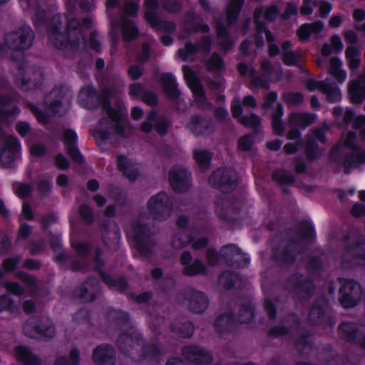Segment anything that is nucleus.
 Masks as SVG:
<instances>
[{
    "label": "nucleus",
    "instance_id": "nucleus-1",
    "mask_svg": "<svg viewBox=\"0 0 365 365\" xmlns=\"http://www.w3.org/2000/svg\"><path fill=\"white\" fill-rule=\"evenodd\" d=\"M107 113L111 121L107 119L101 120L98 123L94 132V136L99 145L103 144L110 135L122 133L121 119L124 116L123 109L119 108L115 110L113 108H108Z\"/></svg>",
    "mask_w": 365,
    "mask_h": 365
},
{
    "label": "nucleus",
    "instance_id": "nucleus-2",
    "mask_svg": "<svg viewBox=\"0 0 365 365\" xmlns=\"http://www.w3.org/2000/svg\"><path fill=\"white\" fill-rule=\"evenodd\" d=\"M340 289V302L345 308H350L359 302L361 289L360 285L353 280H343Z\"/></svg>",
    "mask_w": 365,
    "mask_h": 365
},
{
    "label": "nucleus",
    "instance_id": "nucleus-3",
    "mask_svg": "<svg viewBox=\"0 0 365 365\" xmlns=\"http://www.w3.org/2000/svg\"><path fill=\"white\" fill-rule=\"evenodd\" d=\"M34 39V32L30 26H25L23 28L11 33L6 37V40L13 48L26 49L29 48Z\"/></svg>",
    "mask_w": 365,
    "mask_h": 365
},
{
    "label": "nucleus",
    "instance_id": "nucleus-4",
    "mask_svg": "<svg viewBox=\"0 0 365 365\" xmlns=\"http://www.w3.org/2000/svg\"><path fill=\"white\" fill-rule=\"evenodd\" d=\"M38 322L40 325H36L34 320L27 322L24 327L25 334L31 337H52L54 335V327L48 319L43 317Z\"/></svg>",
    "mask_w": 365,
    "mask_h": 365
},
{
    "label": "nucleus",
    "instance_id": "nucleus-5",
    "mask_svg": "<svg viewBox=\"0 0 365 365\" xmlns=\"http://www.w3.org/2000/svg\"><path fill=\"white\" fill-rule=\"evenodd\" d=\"M56 98L58 100L51 103L46 108V114H63L68 110L71 104L70 98L67 94H62L58 90H53L47 97V101Z\"/></svg>",
    "mask_w": 365,
    "mask_h": 365
},
{
    "label": "nucleus",
    "instance_id": "nucleus-6",
    "mask_svg": "<svg viewBox=\"0 0 365 365\" xmlns=\"http://www.w3.org/2000/svg\"><path fill=\"white\" fill-rule=\"evenodd\" d=\"M170 185L176 192H182L190 186L189 175L186 170L180 166L173 168L169 173Z\"/></svg>",
    "mask_w": 365,
    "mask_h": 365
},
{
    "label": "nucleus",
    "instance_id": "nucleus-7",
    "mask_svg": "<svg viewBox=\"0 0 365 365\" xmlns=\"http://www.w3.org/2000/svg\"><path fill=\"white\" fill-rule=\"evenodd\" d=\"M279 11L275 6H272L266 9H260L257 10L255 14V20L257 23V31L258 33L262 35L264 34V36L268 42H271L273 41L272 36L271 33L267 30L263 26L261 27L259 25V21L262 19H265L268 21L274 20L276 16L278 15Z\"/></svg>",
    "mask_w": 365,
    "mask_h": 365
},
{
    "label": "nucleus",
    "instance_id": "nucleus-8",
    "mask_svg": "<svg viewBox=\"0 0 365 365\" xmlns=\"http://www.w3.org/2000/svg\"><path fill=\"white\" fill-rule=\"evenodd\" d=\"M148 208L153 214L169 215L170 208L169 206V199L165 192H160L158 195L150 198L148 203Z\"/></svg>",
    "mask_w": 365,
    "mask_h": 365
},
{
    "label": "nucleus",
    "instance_id": "nucleus-9",
    "mask_svg": "<svg viewBox=\"0 0 365 365\" xmlns=\"http://www.w3.org/2000/svg\"><path fill=\"white\" fill-rule=\"evenodd\" d=\"M96 365H114V349L107 344L96 347L93 354Z\"/></svg>",
    "mask_w": 365,
    "mask_h": 365
},
{
    "label": "nucleus",
    "instance_id": "nucleus-10",
    "mask_svg": "<svg viewBox=\"0 0 365 365\" xmlns=\"http://www.w3.org/2000/svg\"><path fill=\"white\" fill-rule=\"evenodd\" d=\"M21 149L20 144L14 137H9L6 139V147L0 155L1 162L9 166L11 162L19 155Z\"/></svg>",
    "mask_w": 365,
    "mask_h": 365
},
{
    "label": "nucleus",
    "instance_id": "nucleus-11",
    "mask_svg": "<svg viewBox=\"0 0 365 365\" xmlns=\"http://www.w3.org/2000/svg\"><path fill=\"white\" fill-rule=\"evenodd\" d=\"M182 353L188 360L195 363L207 364L212 361L209 352L195 346L185 347L183 349Z\"/></svg>",
    "mask_w": 365,
    "mask_h": 365
},
{
    "label": "nucleus",
    "instance_id": "nucleus-12",
    "mask_svg": "<svg viewBox=\"0 0 365 365\" xmlns=\"http://www.w3.org/2000/svg\"><path fill=\"white\" fill-rule=\"evenodd\" d=\"M182 71L184 78L193 94L195 96L196 100L199 102L202 101L204 99L203 92L194 72L187 66L182 68Z\"/></svg>",
    "mask_w": 365,
    "mask_h": 365
},
{
    "label": "nucleus",
    "instance_id": "nucleus-13",
    "mask_svg": "<svg viewBox=\"0 0 365 365\" xmlns=\"http://www.w3.org/2000/svg\"><path fill=\"white\" fill-rule=\"evenodd\" d=\"M233 177H235V173L232 170L219 169L213 173L209 178V182L212 185L222 187L235 181V179H232Z\"/></svg>",
    "mask_w": 365,
    "mask_h": 365
},
{
    "label": "nucleus",
    "instance_id": "nucleus-14",
    "mask_svg": "<svg viewBox=\"0 0 365 365\" xmlns=\"http://www.w3.org/2000/svg\"><path fill=\"white\" fill-rule=\"evenodd\" d=\"M31 74L30 71H19L16 77V83L22 89L26 90L38 86L36 81L41 79V74L40 73H33L32 80L31 79Z\"/></svg>",
    "mask_w": 365,
    "mask_h": 365
},
{
    "label": "nucleus",
    "instance_id": "nucleus-15",
    "mask_svg": "<svg viewBox=\"0 0 365 365\" xmlns=\"http://www.w3.org/2000/svg\"><path fill=\"white\" fill-rule=\"evenodd\" d=\"M209 121L195 116L190 120L187 126L192 133L198 135L210 133L211 130L209 128Z\"/></svg>",
    "mask_w": 365,
    "mask_h": 365
},
{
    "label": "nucleus",
    "instance_id": "nucleus-16",
    "mask_svg": "<svg viewBox=\"0 0 365 365\" xmlns=\"http://www.w3.org/2000/svg\"><path fill=\"white\" fill-rule=\"evenodd\" d=\"M126 344H128L130 346H135V349H137L138 347L143 344V341L140 338L138 334L132 331L129 335H120L118 339V345L123 351H128L126 350V347L125 346Z\"/></svg>",
    "mask_w": 365,
    "mask_h": 365
},
{
    "label": "nucleus",
    "instance_id": "nucleus-17",
    "mask_svg": "<svg viewBox=\"0 0 365 365\" xmlns=\"http://www.w3.org/2000/svg\"><path fill=\"white\" fill-rule=\"evenodd\" d=\"M232 111L233 116L237 118L238 120L244 125L256 126L259 123V119L257 115H252L250 117V119L244 116H241L242 108L240 106V101L238 99L233 101L232 103Z\"/></svg>",
    "mask_w": 365,
    "mask_h": 365
},
{
    "label": "nucleus",
    "instance_id": "nucleus-18",
    "mask_svg": "<svg viewBox=\"0 0 365 365\" xmlns=\"http://www.w3.org/2000/svg\"><path fill=\"white\" fill-rule=\"evenodd\" d=\"M324 28L322 21H318L312 24H305L298 30V36L300 41H304L309 38L312 34H317Z\"/></svg>",
    "mask_w": 365,
    "mask_h": 365
},
{
    "label": "nucleus",
    "instance_id": "nucleus-19",
    "mask_svg": "<svg viewBox=\"0 0 365 365\" xmlns=\"http://www.w3.org/2000/svg\"><path fill=\"white\" fill-rule=\"evenodd\" d=\"M64 141L68 146V150L70 155L77 162H81L83 160L82 156L76 148L75 143L76 141V135L72 130H66L64 133Z\"/></svg>",
    "mask_w": 365,
    "mask_h": 365
},
{
    "label": "nucleus",
    "instance_id": "nucleus-20",
    "mask_svg": "<svg viewBox=\"0 0 365 365\" xmlns=\"http://www.w3.org/2000/svg\"><path fill=\"white\" fill-rule=\"evenodd\" d=\"M331 44L326 43L322 48V52L324 56H329L331 52L340 53L344 49V44L339 35H333L330 39Z\"/></svg>",
    "mask_w": 365,
    "mask_h": 365
},
{
    "label": "nucleus",
    "instance_id": "nucleus-21",
    "mask_svg": "<svg viewBox=\"0 0 365 365\" xmlns=\"http://www.w3.org/2000/svg\"><path fill=\"white\" fill-rule=\"evenodd\" d=\"M162 81L164 86V90L166 93L170 98H177L179 95V91L177 88V83L175 77L170 74H164L162 76Z\"/></svg>",
    "mask_w": 365,
    "mask_h": 365
},
{
    "label": "nucleus",
    "instance_id": "nucleus-22",
    "mask_svg": "<svg viewBox=\"0 0 365 365\" xmlns=\"http://www.w3.org/2000/svg\"><path fill=\"white\" fill-rule=\"evenodd\" d=\"M342 63L339 58H333L330 60L329 73L339 83H343L346 78V72L341 69Z\"/></svg>",
    "mask_w": 365,
    "mask_h": 365
},
{
    "label": "nucleus",
    "instance_id": "nucleus-23",
    "mask_svg": "<svg viewBox=\"0 0 365 365\" xmlns=\"http://www.w3.org/2000/svg\"><path fill=\"white\" fill-rule=\"evenodd\" d=\"M118 167L130 180H134L135 178L137 175V168L127 158L120 157L118 158Z\"/></svg>",
    "mask_w": 365,
    "mask_h": 365
},
{
    "label": "nucleus",
    "instance_id": "nucleus-24",
    "mask_svg": "<svg viewBox=\"0 0 365 365\" xmlns=\"http://www.w3.org/2000/svg\"><path fill=\"white\" fill-rule=\"evenodd\" d=\"M16 358L26 364L27 365H36L38 359L31 354L28 348L25 346H19L16 349Z\"/></svg>",
    "mask_w": 365,
    "mask_h": 365
},
{
    "label": "nucleus",
    "instance_id": "nucleus-25",
    "mask_svg": "<svg viewBox=\"0 0 365 365\" xmlns=\"http://www.w3.org/2000/svg\"><path fill=\"white\" fill-rule=\"evenodd\" d=\"M289 119L294 125L305 128L314 120L315 116L307 113H294L290 115Z\"/></svg>",
    "mask_w": 365,
    "mask_h": 365
},
{
    "label": "nucleus",
    "instance_id": "nucleus-26",
    "mask_svg": "<svg viewBox=\"0 0 365 365\" xmlns=\"http://www.w3.org/2000/svg\"><path fill=\"white\" fill-rule=\"evenodd\" d=\"M346 57L351 70L358 68L360 65V51L356 47L349 46L346 50Z\"/></svg>",
    "mask_w": 365,
    "mask_h": 365
},
{
    "label": "nucleus",
    "instance_id": "nucleus-27",
    "mask_svg": "<svg viewBox=\"0 0 365 365\" xmlns=\"http://www.w3.org/2000/svg\"><path fill=\"white\" fill-rule=\"evenodd\" d=\"M207 307V297L202 293L196 294L195 298L190 302V309L195 313L202 312L206 309Z\"/></svg>",
    "mask_w": 365,
    "mask_h": 365
},
{
    "label": "nucleus",
    "instance_id": "nucleus-28",
    "mask_svg": "<svg viewBox=\"0 0 365 365\" xmlns=\"http://www.w3.org/2000/svg\"><path fill=\"white\" fill-rule=\"evenodd\" d=\"M95 98V91L93 88L90 86H87L83 88L79 92L78 95V102L81 106L88 108V103L92 101Z\"/></svg>",
    "mask_w": 365,
    "mask_h": 365
},
{
    "label": "nucleus",
    "instance_id": "nucleus-29",
    "mask_svg": "<svg viewBox=\"0 0 365 365\" xmlns=\"http://www.w3.org/2000/svg\"><path fill=\"white\" fill-rule=\"evenodd\" d=\"M325 89L326 91H324L323 93L327 95V98L330 102H336L341 100V91L335 84H331L328 82Z\"/></svg>",
    "mask_w": 365,
    "mask_h": 365
},
{
    "label": "nucleus",
    "instance_id": "nucleus-30",
    "mask_svg": "<svg viewBox=\"0 0 365 365\" xmlns=\"http://www.w3.org/2000/svg\"><path fill=\"white\" fill-rule=\"evenodd\" d=\"M157 0H146L145 1V6L147 9V11L145 14V19L153 26H156L157 17L155 14L153 12V10L157 6Z\"/></svg>",
    "mask_w": 365,
    "mask_h": 365
},
{
    "label": "nucleus",
    "instance_id": "nucleus-31",
    "mask_svg": "<svg viewBox=\"0 0 365 365\" xmlns=\"http://www.w3.org/2000/svg\"><path fill=\"white\" fill-rule=\"evenodd\" d=\"M292 46L289 41L285 42L282 46V55L284 63L287 65H294L297 62L294 53L290 51Z\"/></svg>",
    "mask_w": 365,
    "mask_h": 365
},
{
    "label": "nucleus",
    "instance_id": "nucleus-32",
    "mask_svg": "<svg viewBox=\"0 0 365 365\" xmlns=\"http://www.w3.org/2000/svg\"><path fill=\"white\" fill-rule=\"evenodd\" d=\"M79 353L78 350H72L68 359L58 358L54 365H78L79 361Z\"/></svg>",
    "mask_w": 365,
    "mask_h": 365
},
{
    "label": "nucleus",
    "instance_id": "nucleus-33",
    "mask_svg": "<svg viewBox=\"0 0 365 365\" xmlns=\"http://www.w3.org/2000/svg\"><path fill=\"white\" fill-rule=\"evenodd\" d=\"M222 255L227 260L230 258H233L236 262H237L241 257L240 250L234 245H229L223 247Z\"/></svg>",
    "mask_w": 365,
    "mask_h": 365
},
{
    "label": "nucleus",
    "instance_id": "nucleus-34",
    "mask_svg": "<svg viewBox=\"0 0 365 365\" xmlns=\"http://www.w3.org/2000/svg\"><path fill=\"white\" fill-rule=\"evenodd\" d=\"M195 158L200 167L205 168L210 162L211 155L207 150H197L195 152Z\"/></svg>",
    "mask_w": 365,
    "mask_h": 365
},
{
    "label": "nucleus",
    "instance_id": "nucleus-35",
    "mask_svg": "<svg viewBox=\"0 0 365 365\" xmlns=\"http://www.w3.org/2000/svg\"><path fill=\"white\" fill-rule=\"evenodd\" d=\"M243 4V0H232L227 10V18L230 23L232 19H235L236 15L240 11Z\"/></svg>",
    "mask_w": 365,
    "mask_h": 365
},
{
    "label": "nucleus",
    "instance_id": "nucleus-36",
    "mask_svg": "<svg viewBox=\"0 0 365 365\" xmlns=\"http://www.w3.org/2000/svg\"><path fill=\"white\" fill-rule=\"evenodd\" d=\"M184 272L189 275L197 274L203 273L205 272V267L200 261H195L192 265L187 266Z\"/></svg>",
    "mask_w": 365,
    "mask_h": 365
},
{
    "label": "nucleus",
    "instance_id": "nucleus-37",
    "mask_svg": "<svg viewBox=\"0 0 365 365\" xmlns=\"http://www.w3.org/2000/svg\"><path fill=\"white\" fill-rule=\"evenodd\" d=\"M13 188L16 195L21 198L27 197L31 192V189L27 185L20 182L15 183Z\"/></svg>",
    "mask_w": 365,
    "mask_h": 365
},
{
    "label": "nucleus",
    "instance_id": "nucleus-38",
    "mask_svg": "<svg viewBox=\"0 0 365 365\" xmlns=\"http://www.w3.org/2000/svg\"><path fill=\"white\" fill-rule=\"evenodd\" d=\"M123 30L126 40L133 39L138 35V31L133 23L128 22L125 24Z\"/></svg>",
    "mask_w": 365,
    "mask_h": 365
},
{
    "label": "nucleus",
    "instance_id": "nucleus-39",
    "mask_svg": "<svg viewBox=\"0 0 365 365\" xmlns=\"http://www.w3.org/2000/svg\"><path fill=\"white\" fill-rule=\"evenodd\" d=\"M63 35L58 32L57 30H53L51 34L49 39L51 42L58 48H63L66 46L61 41V38H63Z\"/></svg>",
    "mask_w": 365,
    "mask_h": 365
},
{
    "label": "nucleus",
    "instance_id": "nucleus-40",
    "mask_svg": "<svg viewBox=\"0 0 365 365\" xmlns=\"http://www.w3.org/2000/svg\"><path fill=\"white\" fill-rule=\"evenodd\" d=\"M328 83V81H317L314 80L309 81L307 83V88L310 91H314L315 90H319L321 92L326 91V86Z\"/></svg>",
    "mask_w": 365,
    "mask_h": 365
},
{
    "label": "nucleus",
    "instance_id": "nucleus-41",
    "mask_svg": "<svg viewBox=\"0 0 365 365\" xmlns=\"http://www.w3.org/2000/svg\"><path fill=\"white\" fill-rule=\"evenodd\" d=\"M253 143L252 137L246 135L239 140L238 146L241 150H247L250 149Z\"/></svg>",
    "mask_w": 365,
    "mask_h": 365
},
{
    "label": "nucleus",
    "instance_id": "nucleus-42",
    "mask_svg": "<svg viewBox=\"0 0 365 365\" xmlns=\"http://www.w3.org/2000/svg\"><path fill=\"white\" fill-rule=\"evenodd\" d=\"M343 36L346 41L351 44H354L358 41V36L356 32L351 29L344 30L343 31Z\"/></svg>",
    "mask_w": 365,
    "mask_h": 365
},
{
    "label": "nucleus",
    "instance_id": "nucleus-43",
    "mask_svg": "<svg viewBox=\"0 0 365 365\" xmlns=\"http://www.w3.org/2000/svg\"><path fill=\"white\" fill-rule=\"evenodd\" d=\"M196 51V48L192 44H187L185 50H179V56L183 60H187L190 54Z\"/></svg>",
    "mask_w": 365,
    "mask_h": 365
},
{
    "label": "nucleus",
    "instance_id": "nucleus-44",
    "mask_svg": "<svg viewBox=\"0 0 365 365\" xmlns=\"http://www.w3.org/2000/svg\"><path fill=\"white\" fill-rule=\"evenodd\" d=\"M332 6L331 5L326 1H322L319 4V9L318 11V14L320 17H326L331 11Z\"/></svg>",
    "mask_w": 365,
    "mask_h": 365
},
{
    "label": "nucleus",
    "instance_id": "nucleus-45",
    "mask_svg": "<svg viewBox=\"0 0 365 365\" xmlns=\"http://www.w3.org/2000/svg\"><path fill=\"white\" fill-rule=\"evenodd\" d=\"M30 153L32 156L39 157L45 153V148L42 145L34 144L30 145Z\"/></svg>",
    "mask_w": 365,
    "mask_h": 365
},
{
    "label": "nucleus",
    "instance_id": "nucleus-46",
    "mask_svg": "<svg viewBox=\"0 0 365 365\" xmlns=\"http://www.w3.org/2000/svg\"><path fill=\"white\" fill-rule=\"evenodd\" d=\"M157 115L155 113H151L149 114L148 118V121L143 123L141 125V129L144 132H149L152 129V126L150 125V123L156 122Z\"/></svg>",
    "mask_w": 365,
    "mask_h": 365
},
{
    "label": "nucleus",
    "instance_id": "nucleus-47",
    "mask_svg": "<svg viewBox=\"0 0 365 365\" xmlns=\"http://www.w3.org/2000/svg\"><path fill=\"white\" fill-rule=\"evenodd\" d=\"M222 66V62L218 55H213L209 61V68L212 70H218Z\"/></svg>",
    "mask_w": 365,
    "mask_h": 365
},
{
    "label": "nucleus",
    "instance_id": "nucleus-48",
    "mask_svg": "<svg viewBox=\"0 0 365 365\" xmlns=\"http://www.w3.org/2000/svg\"><path fill=\"white\" fill-rule=\"evenodd\" d=\"M253 317L252 309L250 307L245 308L242 311V314L240 318V322L241 323H247L251 321Z\"/></svg>",
    "mask_w": 365,
    "mask_h": 365
},
{
    "label": "nucleus",
    "instance_id": "nucleus-49",
    "mask_svg": "<svg viewBox=\"0 0 365 365\" xmlns=\"http://www.w3.org/2000/svg\"><path fill=\"white\" fill-rule=\"evenodd\" d=\"M354 139H355L354 134L352 133H347L346 138H343L341 140L340 145H341L342 146H347V147L353 148Z\"/></svg>",
    "mask_w": 365,
    "mask_h": 365
},
{
    "label": "nucleus",
    "instance_id": "nucleus-50",
    "mask_svg": "<svg viewBox=\"0 0 365 365\" xmlns=\"http://www.w3.org/2000/svg\"><path fill=\"white\" fill-rule=\"evenodd\" d=\"M18 259L16 258H12L5 260L3 264L4 269L7 272L12 271L15 268Z\"/></svg>",
    "mask_w": 365,
    "mask_h": 365
},
{
    "label": "nucleus",
    "instance_id": "nucleus-51",
    "mask_svg": "<svg viewBox=\"0 0 365 365\" xmlns=\"http://www.w3.org/2000/svg\"><path fill=\"white\" fill-rule=\"evenodd\" d=\"M272 128L277 134H281L283 132L282 123L277 115H274L272 119Z\"/></svg>",
    "mask_w": 365,
    "mask_h": 365
},
{
    "label": "nucleus",
    "instance_id": "nucleus-52",
    "mask_svg": "<svg viewBox=\"0 0 365 365\" xmlns=\"http://www.w3.org/2000/svg\"><path fill=\"white\" fill-rule=\"evenodd\" d=\"M353 17L355 20V26L359 23L361 22L365 19V11L362 9H356L354 11Z\"/></svg>",
    "mask_w": 365,
    "mask_h": 365
},
{
    "label": "nucleus",
    "instance_id": "nucleus-53",
    "mask_svg": "<svg viewBox=\"0 0 365 365\" xmlns=\"http://www.w3.org/2000/svg\"><path fill=\"white\" fill-rule=\"evenodd\" d=\"M56 165L61 169H66L68 167V162L63 155H58L56 158Z\"/></svg>",
    "mask_w": 365,
    "mask_h": 365
},
{
    "label": "nucleus",
    "instance_id": "nucleus-54",
    "mask_svg": "<svg viewBox=\"0 0 365 365\" xmlns=\"http://www.w3.org/2000/svg\"><path fill=\"white\" fill-rule=\"evenodd\" d=\"M80 214L82 217L86 221H91V217L92 215L90 208L87 206H82L79 210Z\"/></svg>",
    "mask_w": 365,
    "mask_h": 365
},
{
    "label": "nucleus",
    "instance_id": "nucleus-55",
    "mask_svg": "<svg viewBox=\"0 0 365 365\" xmlns=\"http://www.w3.org/2000/svg\"><path fill=\"white\" fill-rule=\"evenodd\" d=\"M343 21V18L341 15H335L331 17L329 19V26L332 28H337L340 26Z\"/></svg>",
    "mask_w": 365,
    "mask_h": 365
},
{
    "label": "nucleus",
    "instance_id": "nucleus-56",
    "mask_svg": "<svg viewBox=\"0 0 365 365\" xmlns=\"http://www.w3.org/2000/svg\"><path fill=\"white\" fill-rule=\"evenodd\" d=\"M128 73L133 79H137L141 76L142 71L140 67L133 66L130 68Z\"/></svg>",
    "mask_w": 365,
    "mask_h": 365
},
{
    "label": "nucleus",
    "instance_id": "nucleus-57",
    "mask_svg": "<svg viewBox=\"0 0 365 365\" xmlns=\"http://www.w3.org/2000/svg\"><path fill=\"white\" fill-rule=\"evenodd\" d=\"M297 11V7L294 4H288L285 13L284 14V18H289L292 15H294Z\"/></svg>",
    "mask_w": 365,
    "mask_h": 365
},
{
    "label": "nucleus",
    "instance_id": "nucleus-58",
    "mask_svg": "<svg viewBox=\"0 0 365 365\" xmlns=\"http://www.w3.org/2000/svg\"><path fill=\"white\" fill-rule=\"evenodd\" d=\"M6 289L13 294H20L21 293V289L18 284L14 282H9L6 284Z\"/></svg>",
    "mask_w": 365,
    "mask_h": 365
},
{
    "label": "nucleus",
    "instance_id": "nucleus-59",
    "mask_svg": "<svg viewBox=\"0 0 365 365\" xmlns=\"http://www.w3.org/2000/svg\"><path fill=\"white\" fill-rule=\"evenodd\" d=\"M31 109L39 121L42 123H46L47 121L44 114L38 108L34 106H31Z\"/></svg>",
    "mask_w": 365,
    "mask_h": 365
},
{
    "label": "nucleus",
    "instance_id": "nucleus-60",
    "mask_svg": "<svg viewBox=\"0 0 365 365\" xmlns=\"http://www.w3.org/2000/svg\"><path fill=\"white\" fill-rule=\"evenodd\" d=\"M351 212L355 216H361L365 213V207L362 205L356 204L353 207Z\"/></svg>",
    "mask_w": 365,
    "mask_h": 365
},
{
    "label": "nucleus",
    "instance_id": "nucleus-61",
    "mask_svg": "<svg viewBox=\"0 0 365 365\" xmlns=\"http://www.w3.org/2000/svg\"><path fill=\"white\" fill-rule=\"evenodd\" d=\"M29 126L26 123H19L16 125V130L19 132V133L24 136L25 135L28 130H29Z\"/></svg>",
    "mask_w": 365,
    "mask_h": 365
},
{
    "label": "nucleus",
    "instance_id": "nucleus-62",
    "mask_svg": "<svg viewBox=\"0 0 365 365\" xmlns=\"http://www.w3.org/2000/svg\"><path fill=\"white\" fill-rule=\"evenodd\" d=\"M312 0H304V5L301 8V13L304 15H309L312 13L313 10L310 7V2Z\"/></svg>",
    "mask_w": 365,
    "mask_h": 365
},
{
    "label": "nucleus",
    "instance_id": "nucleus-63",
    "mask_svg": "<svg viewBox=\"0 0 365 365\" xmlns=\"http://www.w3.org/2000/svg\"><path fill=\"white\" fill-rule=\"evenodd\" d=\"M143 101L149 105H154L157 103L156 96L153 93H146L143 96Z\"/></svg>",
    "mask_w": 365,
    "mask_h": 365
},
{
    "label": "nucleus",
    "instance_id": "nucleus-64",
    "mask_svg": "<svg viewBox=\"0 0 365 365\" xmlns=\"http://www.w3.org/2000/svg\"><path fill=\"white\" fill-rule=\"evenodd\" d=\"M355 126L364 128V135L365 137V115H359L355 119Z\"/></svg>",
    "mask_w": 365,
    "mask_h": 365
}]
</instances>
